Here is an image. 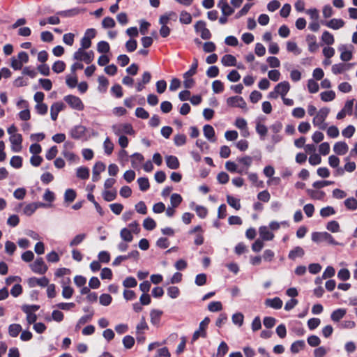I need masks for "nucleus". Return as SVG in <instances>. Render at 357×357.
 Masks as SVG:
<instances>
[{"mask_svg": "<svg viewBox=\"0 0 357 357\" xmlns=\"http://www.w3.org/2000/svg\"><path fill=\"white\" fill-rule=\"evenodd\" d=\"M291 88L289 83L287 81H283L278 83L273 91H271L268 97L271 99H277L279 96L281 98L286 96Z\"/></svg>", "mask_w": 357, "mask_h": 357, "instance_id": "f257e3e1", "label": "nucleus"}, {"mask_svg": "<svg viewBox=\"0 0 357 357\" xmlns=\"http://www.w3.org/2000/svg\"><path fill=\"white\" fill-rule=\"evenodd\" d=\"M330 112V109L327 107H323L320 109L317 113L315 116L313 118V125L317 127L320 130H325L327 127V124L325 121Z\"/></svg>", "mask_w": 357, "mask_h": 357, "instance_id": "f03ea898", "label": "nucleus"}, {"mask_svg": "<svg viewBox=\"0 0 357 357\" xmlns=\"http://www.w3.org/2000/svg\"><path fill=\"white\" fill-rule=\"evenodd\" d=\"M312 241L316 243L326 242L330 245H339V243L334 239L333 236L326 231H315L312 233Z\"/></svg>", "mask_w": 357, "mask_h": 357, "instance_id": "7ed1b4c3", "label": "nucleus"}, {"mask_svg": "<svg viewBox=\"0 0 357 357\" xmlns=\"http://www.w3.org/2000/svg\"><path fill=\"white\" fill-rule=\"evenodd\" d=\"M94 58V53L93 51L86 52L83 48H79L73 54V59L77 61H84L89 64Z\"/></svg>", "mask_w": 357, "mask_h": 357, "instance_id": "20e7f679", "label": "nucleus"}, {"mask_svg": "<svg viewBox=\"0 0 357 357\" xmlns=\"http://www.w3.org/2000/svg\"><path fill=\"white\" fill-rule=\"evenodd\" d=\"M64 100L70 105L73 109L81 111L84 109V104L79 98L73 96L68 95L64 97Z\"/></svg>", "mask_w": 357, "mask_h": 357, "instance_id": "39448f33", "label": "nucleus"}, {"mask_svg": "<svg viewBox=\"0 0 357 357\" xmlns=\"http://www.w3.org/2000/svg\"><path fill=\"white\" fill-rule=\"evenodd\" d=\"M210 322V319L208 317H205L203 321H202L199 326V329L195 331L192 337V342H195L199 337H206V328Z\"/></svg>", "mask_w": 357, "mask_h": 357, "instance_id": "423d86ee", "label": "nucleus"}, {"mask_svg": "<svg viewBox=\"0 0 357 357\" xmlns=\"http://www.w3.org/2000/svg\"><path fill=\"white\" fill-rule=\"evenodd\" d=\"M195 29L197 32L200 33V36L204 40L209 39L211 36L210 31L206 27V23L204 21H198Z\"/></svg>", "mask_w": 357, "mask_h": 357, "instance_id": "0eeeda50", "label": "nucleus"}, {"mask_svg": "<svg viewBox=\"0 0 357 357\" xmlns=\"http://www.w3.org/2000/svg\"><path fill=\"white\" fill-rule=\"evenodd\" d=\"M30 266L31 270L36 273L44 274L47 270V267L42 258L36 259Z\"/></svg>", "mask_w": 357, "mask_h": 357, "instance_id": "6e6552de", "label": "nucleus"}, {"mask_svg": "<svg viewBox=\"0 0 357 357\" xmlns=\"http://www.w3.org/2000/svg\"><path fill=\"white\" fill-rule=\"evenodd\" d=\"M9 141L14 152L18 153L22 150V136L21 134L10 136Z\"/></svg>", "mask_w": 357, "mask_h": 357, "instance_id": "1a4fd4ad", "label": "nucleus"}, {"mask_svg": "<svg viewBox=\"0 0 357 357\" xmlns=\"http://www.w3.org/2000/svg\"><path fill=\"white\" fill-rule=\"evenodd\" d=\"M354 100H347L342 109L337 114V119H343L347 114L351 115L354 107Z\"/></svg>", "mask_w": 357, "mask_h": 357, "instance_id": "9d476101", "label": "nucleus"}, {"mask_svg": "<svg viewBox=\"0 0 357 357\" xmlns=\"http://www.w3.org/2000/svg\"><path fill=\"white\" fill-rule=\"evenodd\" d=\"M227 103L229 106L236 107L244 109L246 107V102L241 96H233L227 98Z\"/></svg>", "mask_w": 357, "mask_h": 357, "instance_id": "9b49d317", "label": "nucleus"}, {"mask_svg": "<svg viewBox=\"0 0 357 357\" xmlns=\"http://www.w3.org/2000/svg\"><path fill=\"white\" fill-rule=\"evenodd\" d=\"M307 44L308 50L312 52H316L319 49V45L317 41V37L312 34H308L305 38Z\"/></svg>", "mask_w": 357, "mask_h": 357, "instance_id": "f8f14e48", "label": "nucleus"}, {"mask_svg": "<svg viewBox=\"0 0 357 357\" xmlns=\"http://www.w3.org/2000/svg\"><path fill=\"white\" fill-rule=\"evenodd\" d=\"M45 204L41 202H33L26 205L23 209V213L27 216H31L39 207H44Z\"/></svg>", "mask_w": 357, "mask_h": 357, "instance_id": "ddd939ff", "label": "nucleus"}, {"mask_svg": "<svg viewBox=\"0 0 357 357\" xmlns=\"http://www.w3.org/2000/svg\"><path fill=\"white\" fill-rule=\"evenodd\" d=\"M327 27L332 29L333 30H337L342 28L345 23L342 19L333 18L328 21L323 23Z\"/></svg>", "mask_w": 357, "mask_h": 357, "instance_id": "4468645a", "label": "nucleus"}, {"mask_svg": "<svg viewBox=\"0 0 357 357\" xmlns=\"http://www.w3.org/2000/svg\"><path fill=\"white\" fill-rule=\"evenodd\" d=\"M259 234L260 238L263 241H271L274 238L273 233L271 231V229L266 226H261L259 228Z\"/></svg>", "mask_w": 357, "mask_h": 357, "instance_id": "2eb2a0df", "label": "nucleus"}, {"mask_svg": "<svg viewBox=\"0 0 357 357\" xmlns=\"http://www.w3.org/2000/svg\"><path fill=\"white\" fill-rule=\"evenodd\" d=\"M65 105L61 102H56L52 105L50 108L51 118L53 121L56 120L59 113L62 111Z\"/></svg>", "mask_w": 357, "mask_h": 357, "instance_id": "dca6fc26", "label": "nucleus"}, {"mask_svg": "<svg viewBox=\"0 0 357 357\" xmlns=\"http://www.w3.org/2000/svg\"><path fill=\"white\" fill-rule=\"evenodd\" d=\"M162 311L160 310L153 309L150 312V318L151 323L155 326L158 327L160 322L161 316L162 314Z\"/></svg>", "mask_w": 357, "mask_h": 357, "instance_id": "f3484780", "label": "nucleus"}, {"mask_svg": "<svg viewBox=\"0 0 357 357\" xmlns=\"http://www.w3.org/2000/svg\"><path fill=\"white\" fill-rule=\"evenodd\" d=\"M265 304L275 310H279L282 307V301L279 297L268 298L265 301Z\"/></svg>", "mask_w": 357, "mask_h": 357, "instance_id": "a211bd4d", "label": "nucleus"}, {"mask_svg": "<svg viewBox=\"0 0 357 357\" xmlns=\"http://www.w3.org/2000/svg\"><path fill=\"white\" fill-rule=\"evenodd\" d=\"M218 7L221 9L222 14L225 16L231 15L234 11L226 0H220L218 3Z\"/></svg>", "mask_w": 357, "mask_h": 357, "instance_id": "6ab92c4d", "label": "nucleus"}, {"mask_svg": "<svg viewBox=\"0 0 357 357\" xmlns=\"http://www.w3.org/2000/svg\"><path fill=\"white\" fill-rule=\"evenodd\" d=\"M333 150L337 155H344L348 151V146L345 142H339L335 144Z\"/></svg>", "mask_w": 357, "mask_h": 357, "instance_id": "aec40b11", "label": "nucleus"}, {"mask_svg": "<svg viewBox=\"0 0 357 357\" xmlns=\"http://www.w3.org/2000/svg\"><path fill=\"white\" fill-rule=\"evenodd\" d=\"M304 255V250L300 246H296L289 252L288 257L291 260H295L297 257H302Z\"/></svg>", "mask_w": 357, "mask_h": 357, "instance_id": "412c9836", "label": "nucleus"}, {"mask_svg": "<svg viewBox=\"0 0 357 357\" xmlns=\"http://www.w3.org/2000/svg\"><path fill=\"white\" fill-rule=\"evenodd\" d=\"M86 132V128L83 126L79 125L75 126L73 129L71 130V136L72 137L75 139H79L84 136Z\"/></svg>", "mask_w": 357, "mask_h": 357, "instance_id": "4be33fe9", "label": "nucleus"}, {"mask_svg": "<svg viewBox=\"0 0 357 357\" xmlns=\"http://www.w3.org/2000/svg\"><path fill=\"white\" fill-rule=\"evenodd\" d=\"M221 63L225 66H236V59L231 54H225L222 57Z\"/></svg>", "mask_w": 357, "mask_h": 357, "instance_id": "5701e85b", "label": "nucleus"}, {"mask_svg": "<svg viewBox=\"0 0 357 357\" xmlns=\"http://www.w3.org/2000/svg\"><path fill=\"white\" fill-rule=\"evenodd\" d=\"M204 136L210 141L215 142V130L210 125H205L203 128Z\"/></svg>", "mask_w": 357, "mask_h": 357, "instance_id": "b1692460", "label": "nucleus"}, {"mask_svg": "<svg viewBox=\"0 0 357 357\" xmlns=\"http://www.w3.org/2000/svg\"><path fill=\"white\" fill-rule=\"evenodd\" d=\"M346 313H347V310L345 309L339 308V309L334 310L331 313V318L333 321L337 322L341 319H342L344 317V316L346 314Z\"/></svg>", "mask_w": 357, "mask_h": 357, "instance_id": "393cba45", "label": "nucleus"}, {"mask_svg": "<svg viewBox=\"0 0 357 357\" xmlns=\"http://www.w3.org/2000/svg\"><path fill=\"white\" fill-rule=\"evenodd\" d=\"M321 39V41L328 46L333 45L335 42L333 35L328 31H324L322 33Z\"/></svg>", "mask_w": 357, "mask_h": 357, "instance_id": "a878e982", "label": "nucleus"}, {"mask_svg": "<svg viewBox=\"0 0 357 357\" xmlns=\"http://www.w3.org/2000/svg\"><path fill=\"white\" fill-rule=\"evenodd\" d=\"M105 190L102 192V196L104 199L107 201H112V192H110V188H112V181L107 179L105 183Z\"/></svg>", "mask_w": 357, "mask_h": 357, "instance_id": "bb28decb", "label": "nucleus"}, {"mask_svg": "<svg viewBox=\"0 0 357 357\" xmlns=\"http://www.w3.org/2000/svg\"><path fill=\"white\" fill-rule=\"evenodd\" d=\"M305 347L304 340H297L293 342L291 345V351L294 354H297L300 350L303 349Z\"/></svg>", "mask_w": 357, "mask_h": 357, "instance_id": "cd10ccee", "label": "nucleus"}, {"mask_svg": "<svg viewBox=\"0 0 357 357\" xmlns=\"http://www.w3.org/2000/svg\"><path fill=\"white\" fill-rule=\"evenodd\" d=\"M235 126L238 128L243 130V136L246 137L248 135V131L247 130V122L244 119H237L235 122Z\"/></svg>", "mask_w": 357, "mask_h": 357, "instance_id": "c85d7f7f", "label": "nucleus"}, {"mask_svg": "<svg viewBox=\"0 0 357 357\" xmlns=\"http://www.w3.org/2000/svg\"><path fill=\"white\" fill-rule=\"evenodd\" d=\"M21 331L22 326L18 324H10L8 327V333L13 337H17Z\"/></svg>", "mask_w": 357, "mask_h": 357, "instance_id": "c756f323", "label": "nucleus"}, {"mask_svg": "<svg viewBox=\"0 0 357 357\" xmlns=\"http://www.w3.org/2000/svg\"><path fill=\"white\" fill-rule=\"evenodd\" d=\"M105 170V165L101 162L96 163L93 169V176L92 179L93 181H96L98 179L99 174Z\"/></svg>", "mask_w": 357, "mask_h": 357, "instance_id": "7c9ffc66", "label": "nucleus"}, {"mask_svg": "<svg viewBox=\"0 0 357 357\" xmlns=\"http://www.w3.org/2000/svg\"><path fill=\"white\" fill-rule=\"evenodd\" d=\"M287 50L289 52L294 53L295 55H299L301 53V50L298 47L295 42L288 41L287 43Z\"/></svg>", "mask_w": 357, "mask_h": 357, "instance_id": "2f4dec72", "label": "nucleus"}, {"mask_svg": "<svg viewBox=\"0 0 357 357\" xmlns=\"http://www.w3.org/2000/svg\"><path fill=\"white\" fill-rule=\"evenodd\" d=\"M120 235H121V238L125 242L129 243V242H131L133 239V236L131 233V231L130 229H128V228L122 229L121 231Z\"/></svg>", "mask_w": 357, "mask_h": 357, "instance_id": "473e14b6", "label": "nucleus"}, {"mask_svg": "<svg viewBox=\"0 0 357 357\" xmlns=\"http://www.w3.org/2000/svg\"><path fill=\"white\" fill-rule=\"evenodd\" d=\"M307 192L312 199H314L321 200L323 199L325 197V192L320 190L308 189Z\"/></svg>", "mask_w": 357, "mask_h": 357, "instance_id": "72a5a7b5", "label": "nucleus"}, {"mask_svg": "<svg viewBox=\"0 0 357 357\" xmlns=\"http://www.w3.org/2000/svg\"><path fill=\"white\" fill-rule=\"evenodd\" d=\"M149 328L148 324L146 322L145 318L142 317L141 321L136 326V333L137 335L143 334L144 331Z\"/></svg>", "mask_w": 357, "mask_h": 357, "instance_id": "f704fd0d", "label": "nucleus"}, {"mask_svg": "<svg viewBox=\"0 0 357 357\" xmlns=\"http://www.w3.org/2000/svg\"><path fill=\"white\" fill-rule=\"evenodd\" d=\"M77 78L75 74L66 75V83L70 88H75L77 85Z\"/></svg>", "mask_w": 357, "mask_h": 357, "instance_id": "c9c22d12", "label": "nucleus"}, {"mask_svg": "<svg viewBox=\"0 0 357 357\" xmlns=\"http://www.w3.org/2000/svg\"><path fill=\"white\" fill-rule=\"evenodd\" d=\"M98 91L100 92H105L109 86V80L104 76H100L98 77Z\"/></svg>", "mask_w": 357, "mask_h": 357, "instance_id": "e433bc0d", "label": "nucleus"}, {"mask_svg": "<svg viewBox=\"0 0 357 357\" xmlns=\"http://www.w3.org/2000/svg\"><path fill=\"white\" fill-rule=\"evenodd\" d=\"M143 227L145 229L151 231L155 228L156 223L153 218L149 217L144 219L143 222Z\"/></svg>", "mask_w": 357, "mask_h": 357, "instance_id": "4c0bfd02", "label": "nucleus"}, {"mask_svg": "<svg viewBox=\"0 0 357 357\" xmlns=\"http://www.w3.org/2000/svg\"><path fill=\"white\" fill-rule=\"evenodd\" d=\"M227 202L228 204L235 208L236 210H239L241 208V204L239 199L231 196H227Z\"/></svg>", "mask_w": 357, "mask_h": 357, "instance_id": "58836bf2", "label": "nucleus"}, {"mask_svg": "<svg viewBox=\"0 0 357 357\" xmlns=\"http://www.w3.org/2000/svg\"><path fill=\"white\" fill-rule=\"evenodd\" d=\"M326 228L333 233H337L340 231V225L335 220H331L328 222L326 226Z\"/></svg>", "mask_w": 357, "mask_h": 357, "instance_id": "ea45409f", "label": "nucleus"}, {"mask_svg": "<svg viewBox=\"0 0 357 357\" xmlns=\"http://www.w3.org/2000/svg\"><path fill=\"white\" fill-rule=\"evenodd\" d=\"M344 206L349 210L354 211L357 209V200L354 197H349L344 201Z\"/></svg>", "mask_w": 357, "mask_h": 357, "instance_id": "a19ab883", "label": "nucleus"}, {"mask_svg": "<svg viewBox=\"0 0 357 357\" xmlns=\"http://www.w3.org/2000/svg\"><path fill=\"white\" fill-rule=\"evenodd\" d=\"M167 294L171 298L175 299L180 295V290L176 286H171L167 288Z\"/></svg>", "mask_w": 357, "mask_h": 357, "instance_id": "79ce46f5", "label": "nucleus"}, {"mask_svg": "<svg viewBox=\"0 0 357 357\" xmlns=\"http://www.w3.org/2000/svg\"><path fill=\"white\" fill-rule=\"evenodd\" d=\"M321 99L324 102L332 101L335 98V93L333 91H328L321 93Z\"/></svg>", "mask_w": 357, "mask_h": 357, "instance_id": "37998d69", "label": "nucleus"}, {"mask_svg": "<svg viewBox=\"0 0 357 357\" xmlns=\"http://www.w3.org/2000/svg\"><path fill=\"white\" fill-rule=\"evenodd\" d=\"M137 285V282L136 279L133 277H127L123 281V286L125 288H133L135 287Z\"/></svg>", "mask_w": 357, "mask_h": 357, "instance_id": "c03bdc74", "label": "nucleus"}, {"mask_svg": "<svg viewBox=\"0 0 357 357\" xmlns=\"http://www.w3.org/2000/svg\"><path fill=\"white\" fill-rule=\"evenodd\" d=\"M231 320L234 324L241 326L243 324L244 316L241 312H236L232 315Z\"/></svg>", "mask_w": 357, "mask_h": 357, "instance_id": "a18cd8bd", "label": "nucleus"}, {"mask_svg": "<svg viewBox=\"0 0 357 357\" xmlns=\"http://www.w3.org/2000/svg\"><path fill=\"white\" fill-rule=\"evenodd\" d=\"M137 183L140 190L142 191H146L150 187L149 180L145 177L139 178L137 179Z\"/></svg>", "mask_w": 357, "mask_h": 357, "instance_id": "49530a36", "label": "nucleus"}, {"mask_svg": "<svg viewBox=\"0 0 357 357\" xmlns=\"http://www.w3.org/2000/svg\"><path fill=\"white\" fill-rule=\"evenodd\" d=\"M166 164L172 169H176L179 167L178 158H166Z\"/></svg>", "mask_w": 357, "mask_h": 357, "instance_id": "de8ad7c7", "label": "nucleus"}, {"mask_svg": "<svg viewBox=\"0 0 357 357\" xmlns=\"http://www.w3.org/2000/svg\"><path fill=\"white\" fill-rule=\"evenodd\" d=\"M66 68V63L63 61H57L52 66V70L56 73H62Z\"/></svg>", "mask_w": 357, "mask_h": 357, "instance_id": "09e8293b", "label": "nucleus"}, {"mask_svg": "<svg viewBox=\"0 0 357 357\" xmlns=\"http://www.w3.org/2000/svg\"><path fill=\"white\" fill-rule=\"evenodd\" d=\"M122 341L124 347L127 349H131L135 344V339L130 335H126Z\"/></svg>", "mask_w": 357, "mask_h": 357, "instance_id": "8fccbe9b", "label": "nucleus"}, {"mask_svg": "<svg viewBox=\"0 0 357 357\" xmlns=\"http://www.w3.org/2000/svg\"><path fill=\"white\" fill-rule=\"evenodd\" d=\"M144 158H132V167L135 169H140L143 167Z\"/></svg>", "mask_w": 357, "mask_h": 357, "instance_id": "3c124183", "label": "nucleus"}, {"mask_svg": "<svg viewBox=\"0 0 357 357\" xmlns=\"http://www.w3.org/2000/svg\"><path fill=\"white\" fill-rule=\"evenodd\" d=\"M225 167L228 171L231 172H238L241 173L244 170V167L238 169L237 165L231 161H227L226 162Z\"/></svg>", "mask_w": 357, "mask_h": 357, "instance_id": "603ef678", "label": "nucleus"}, {"mask_svg": "<svg viewBox=\"0 0 357 357\" xmlns=\"http://www.w3.org/2000/svg\"><path fill=\"white\" fill-rule=\"evenodd\" d=\"M17 249L16 245L10 241H7L5 243V252L9 255H13Z\"/></svg>", "mask_w": 357, "mask_h": 357, "instance_id": "864d4df0", "label": "nucleus"}, {"mask_svg": "<svg viewBox=\"0 0 357 357\" xmlns=\"http://www.w3.org/2000/svg\"><path fill=\"white\" fill-rule=\"evenodd\" d=\"M222 309V305L220 301L211 302L208 305V310L211 312H219Z\"/></svg>", "mask_w": 357, "mask_h": 357, "instance_id": "5fc2aeb1", "label": "nucleus"}, {"mask_svg": "<svg viewBox=\"0 0 357 357\" xmlns=\"http://www.w3.org/2000/svg\"><path fill=\"white\" fill-rule=\"evenodd\" d=\"M171 204L173 208L177 207L182 202V197L179 194L174 193L170 198Z\"/></svg>", "mask_w": 357, "mask_h": 357, "instance_id": "6e6d98bb", "label": "nucleus"}, {"mask_svg": "<svg viewBox=\"0 0 357 357\" xmlns=\"http://www.w3.org/2000/svg\"><path fill=\"white\" fill-rule=\"evenodd\" d=\"M307 89H308L309 92H310L312 93H314L319 91V86L317 82H315L314 79H311L308 80Z\"/></svg>", "mask_w": 357, "mask_h": 357, "instance_id": "4d7b16f0", "label": "nucleus"}, {"mask_svg": "<svg viewBox=\"0 0 357 357\" xmlns=\"http://www.w3.org/2000/svg\"><path fill=\"white\" fill-rule=\"evenodd\" d=\"M307 342L309 345H310L312 347H315L320 344L321 340L318 336L312 335L307 337Z\"/></svg>", "mask_w": 357, "mask_h": 357, "instance_id": "13d9d810", "label": "nucleus"}, {"mask_svg": "<svg viewBox=\"0 0 357 357\" xmlns=\"http://www.w3.org/2000/svg\"><path fill=\"white\" fill-rule=\"evenodd\" d=\"M228 346L225 342H222L218 348L217 351V356L218 357H222L224 356L228 351Z\"/></svg>", "mask_w": 357, "mask_h": 357, "instance_id": "bf43d9fd", "label": "nucleus"}, {"mask_svg": "<svg viewBox=\"0 0 357 357\" xmlns=\"http://www.w3.org/2000/svg\"><path fill=\"white\" fill-rule=\"evenodd\" d=\"M335 213V209L332 206L322 208L320 211V215L323 218L328 217Z\"/></svg>", "mask_w": 357, "mask_h": 357, "instance_id": "052dcab7", "label": "nucleus"}, {"mask_svg": "<svg viewBox=\"0 0 357 357\" xmlns=\"http://www.w3.org/2000/svg\"><path fill=\"white\" fill-rule=\"evenodd\" d=\"M212 89L215 93H220L224 90V85L220 80H215L212 83Z\"/></svg>", "mask_w": 357, "mask_h": 357, "instance_id": "680f3d73", "label": "nucleus"}, {"mask_svg": "<svg viewBox=\"0 0 357 357\" xmlns=\"http://www.w3.org/2000/svg\"><path fill=\"white\" fill-rule=\"evenodd\" d=\"M86 235L84 234H80L74 237V238L70 242V246L73 247L81 243L85 238Z\"/></svg>", "mask_w": 357, "mask_h": 357, "instance_id": "e2e57ef3", "label": "nucleus"}, {"mask_svg": "<svg viewBox=\"0 0 357 357\" xmlns=\"http://www.w3.org/2000/svg\"><path fill=\"white\" fill-rule=\"evenodd\" d=\"M276 323V319L272 317H265L263 320L264 326L267 328H273Z\"/></svg>", "mask_w": 357, "mask_h": 357, "instance_id": "0e129e2a", "label": "nucleus"}, {"mask_svg": "<svg viewBox=\"0 0 357 357\" xmlns=\"http://www.w3.org/2000/svg\"><path fill=\"white\" fill-rule=\"evenodd\" d=\"M180 22L185 24L191 23L192 17L190 14L185 11H182L180 15Z\"/></svg>", "mask_w": 357, "mask_h": 357, "instance_id": "69168bd1", "label": "nucleus"}, {"mask_svg": "<svg viewBox=\"0 0 357 357\" xmlns=\"http://www.w3.org/2000/svg\"><path fill=\"white\" fill-rule=\"evenodd\" d=\"M321 323L319 318H311L307 321V326L310 330L312 331L317 328Z\"/></svg>", "mask_w": 357, "mask_h": 357, "instance_id": "338daca9", "label": "nucleus"}, {"mask_svg": "<svg viewBox=\"0 0 357 357\" xmlns=\"http://www.w3.org/2000/svg\"><path fill=\"white\" fill-rule=\"evenodd\" d=\"M89 176V171L86 167H79L77 170V176L82 178L86 179Z\"/></svg>", "mask_w": 357, "mask_h": 357, "instance_id": "774afa93", "label": "nucleus"}]
</instances>
